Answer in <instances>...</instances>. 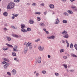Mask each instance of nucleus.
<instances>
[{
  "instance_id": "obj_1",
  "label": "nucleus",
  "mask_w": 77,
  "mask_h": 77,
  "mask_svg": "<svg viewBox=\"0 0 77 77\" xmlns=\"http://www.w3.org/2000/svg\"><path fill=\"white\" fill-rule=\"evenodd\" d=\"M15 6V4L14 2H10L8 5L7 8L8 9H11L14 8Z\"/></svg>"
},
{
  "instance_id": "obj_2",
  "label": "nucleus",
  "mask_w": 77,
  "mask_h": 77,
  "mask_svg": "<svg viewBox=\"0 0 77 77\" xmlns=\"http://www.w3.org/2000/svg\"><path fill=\"white\" fill-rule=\"evenodd\" d=\"M36 60L39 63H41V57H39L38 58L36 59Z\"/></svg>"
},
{
  "instance_id": "obj_3",
  "label": "nucleus",
  "mask_w": 77,
  "mask_h": 77,
  "mask_svg": "<svg viewBox=\"0 0 77 77\" xmlns=\"http://www.w3.org/2000/svg\"><path fill=\"white\" fill-rule=\"evenodd\" d=\"M9 66V63H6L5 65H4V68L5 69H7Z\"/></svg>"
},
{
  "instance_id": "obj_4",
  "label": "nucleus",
  "mask_w": 77,
  "mask_h": 77,
  "mask_svg": "<svg viewBox=\"0 0 77 77\" xmlns=\"http://www.w3.org/2000/svg\"><path fill=\"white\" fill-rule=\"evenodd\" d=\"M17 73V71L15 69H13L11 71V74L12 75H15Z\"/></svg>"
},
{
  "instance_id": "obj_5",
  "label": "nucleus",
  "mask_w": 77,
  "mask_h": 77,
  "mask_svg": "<svg viewBox=\"0 0 77 77\" xmlns=\"http://www.w3.org/2000/svg\"><path fill=\"white\" fill-rule=\"evenodd\" d=\"M39 51H42L44 50V47H41V46H39L38 47Z\"/></svg>"
},
{
  "instance_id": "obj_6",
  "label": "nucleus",
  "mask_w": 77,
  "mask_h": 77,
  "mask_svg": "<svg viewBox=\"0 0 77 77\" xmlns=\"http://www.w3.org/2000/svg\"><path fill=\"white\" fill-rule=\"evenodd\" d=\"M29 23L31 24H33L34 23V21L32 20H29Z\"/></svg>"
},
{
  "instance_id": "obj_7",
  "label": "nucleus",
  "mask_w": 77,
  "mask_h": 77,
  "mask_svg": "<svg viewBox=\"0 0 77 77\" xmlns=\"http://www.w3.org/2000/svg\"><path fill=\"white\" fill-rule=\"evenodd\" d=\"M6 45L8 47H11V48H13L14 47L12 45H10L8 43H6Z\"/></svg>"
},
{
  "instance_id": "obj_8",
  "label": "nucleus",
  "mask_w": 77,
  "mask_h": 77,
  "mask_svg": "<svg viewBox=\"0 0 77 77\" xmlns=\"http://www.w3.org/2000/svg\"><path fill=\"white\" fill-rule=\"evenodd\" d=\"M8 12H5L4 13H3V15H4V16H5V17H7L8 16Z\"/></svg>"
},
{
  "instance_id": "obj_9",
  "label": "nucleus",
  "mask_w": 77,
  "mask_h": 77,
  "mask_svg": "<svg viewBox=\"0 0 77 77\" xmlns=\"http://www.w3.org/2000/svg\"><path fill=\"white\" fill-rule=\"evenodd\" d=\"M58 23H59V20L57 18L56 20V22H55V24H57Z\"/></svg>"
},
{
  "instance_id": "obj_10",
  "label": "nucleus",
  "mask_w": 77,
  "mask_h": 77,
  "mask_svg": "<svg viewBox=\"0 0 77 77\" xmlns=\"http://www.w3.org/2000/svg\"><path fill=\"white\" fill-rule=\"evenodd\" d=\"M63 37L64 38H68L69 37V35L68 34H66L65 35L63 36Z\"/></svg>"
},
{
  "instance_id": "obj_11",
  "label": "nucleus",
  "mask_w": 77,
  "mask_h": 77,
  "mask_svg": "<svg viewBox=\"0 0 77 77\" xmlns=\"http://www.w3.org/2000/svg\"><path fill=\"white\" fill-rule=\"evenodd\" d=\"M49 7L51 9H53V8H54V6L53 5L51 4L49 5Z\"/></svg>"
},
{
  "instance_id": "obj_12",
  "label": "nucleus",
  "mask_w": 77,
  "mask_h": 77,
  "mask_svg": "<svg viewBox=\"0 0 77 77\" xmlns=\"http://www.w3.org/2000/svg\"><path fill=\"white\" fill-rule=\"evenodd\" d=\"M67 12L68 14H73L72 11L71 10H68Z\"/></svg>"
},
{
  "instance_id": "obj_13",
  "label": "nucleus",
  "mask_w": 77,
  "mask_h": 77,
  "mask_svg": "<svg viewBox=\"0 0 77 77\" xmlns=\"http://www.w3.org/2000/svg\"><path fill=\"white\" fill-rule=\"evenodd\" d=\"M12 36L15 38H18L19 37L18 35L16 34H12Z\"/></svg>"
},
{
  "instance_id": "obj_14",
  "label": "nucleus",
  "mask_w": 77,
  "mask_h": 77,
  "mask_svg": "<svg viewBox=\"0 0 77 77\" xmlns=\"http://www.w3.org/2000/svg\"><path fill=\"white\" fill-rule=\"evenodd\" d=\"M71 56H72V57H77V56H76V55L74 54L73 53H72L71 54Z\"/></svg>"
},
{
  "instance_id": "obj_15",
  "label": "nucleus",
  "mask_w": 77,
  "mask_h": 77,
  "mask_svg": "<svg viewBox=\"0 0 77 77\" xmlns=\"http://www.w3.org/2000/svg\"><path fill=\"white\" fill-rule=\"evenodd\" d=\"M21 28H22V29H24V28L25 27V25L22 24L21 25Z\"/></svg>"
},
{
  "instance_id": "obj_16",
  "label": "nucleus",
  "mask_w": 77,
  "mask_h": 77,
  "mask_svg": "<svg viewBox=\"0 0 77 77\" xmlns=\"http://www.w3.org/2000/svg\"><path fill=\"white\" fill-rule=\"evenodd\" d=\"M27 50H28V49H27V48H24V52L25 53H27Z\"/></svg>"
},
{
  "instance_id": "obj_17",
  "label": "nucleus",
  "mask_w": 77,
  "mask_h": 77,
  "mask_svg": "<svg viewBox=\"0 0 77 77\" xmlns=\"http://www.w3.org/2000/svg\"><path fill=\"white\" fill-rule=\"evenodd\" d=\"M21 32H23V33H25V32H27L26 30L24 29H21Z\"/></svg>"
},
{
  "instance_id": "obj_18",
  "label": "nucleus",
  "mask_w": 77,
  "mask_h": 77,
  "mask_svg": "<svg viewBox=\"0 0 77 77\" xmlns=\"http://www.w3.org/2000/svg\"><path fill=\"white\" fill-rule=\"evenodd\" d=\"M3 60L6 62H9V60L8 59H7L6 58H4Z\"/></svg>"
},
{
  "instance_id": "obj_19",
  "label": "nucleus",
  "mask_w": 77,
  "mask_h": 77,
  "mask_svg": "<svg viewBox=\"0 0 77 77\" xmlns=\"http://www.w3.org/2000/svg\"><path fill=\"white\" fill-rule=\"evenodd\" d=\"M67 32L65 31V30H64L63 31V32L62 33V35H65V34H67Z\"/></svg>"
},
{
  "instance_id": "obj_20",
  "label": "nucleus",
  "mask_w": 77,
  "mask_h": 77,
  "mask_svg": "<svg viewBox=\"0 0 77 77\" xmlns=\"http://www.w3.org/2000/svg\"><path fill=\"white\" fill-rule=\"evenodd\" d=\"M28 45H26V47H28L29 46H30V45H31V44H32V43H30V42H28V43H27Z\"/></svg>"
},
{
  "instance_id": "obj_21",
  "label": "nucleus",
  "mask_w": 77,
  "mask_h": 77,
  "mask_svg": "<svg viewBox=\"0 0 77 77\" xmlns=\"http://www.w3.org/2000/svg\"><path fill=\"white\" fill-rule=\"evenodd\" d=\"M55 38V36H54L52 35L51 36V39H54Z\"/></svg>"
},
{
  "instance_id": "obj_22",
  "label": "nucleus",
  "mask_w": 77,
  "mask_h": 77,
  "mask_svg": "<svg viewBox=\"0 0 77 77\" xmlns=\"http://www.w3.org/2000/svg\"><path fill=\"white\" fill-rule=\"evenodd\" d=\"M12 55L13 56H16V53L14 51L12 53Z\"/></svg>"
},
{
  "instance_id": "obj_23",
  "label": "nucleus",
  "mask_w": 77,
  "mask_h": 77,
  "mask_svg": "<svg viewBox=\"0 0 77 77\" xmlns=\"http://www.w3.org/2000/svg\"><path fill=\"white\" fill-rule=\"evenodd\" d=\"M40 26H43V27H44L45 26V24L43 23H41L40 24Z\"/></svg>"
},
{
  "instance_id": "obj_24",
  "label": "nucleus",
  "mask_w": 77,
  "mask_h": 77,
  "mask_svg": "<svg viewBox=\"0 0 77 77\" xmlns=\"http://www.w3.org/2000/svg\"><path fill=\"white\" fill-rule=\"evenodd\" d=\"M7 39L8 40V42L10 41H11V38L10 37H7Z\"/></svg>"
},
{
  "instance_id": "obj_25",
  "label": "nucleus",
  "mask_w": 77,
  "mask_h": 77,
  "mask_svg": "<svg viewBox=\"0 0 77 77\" xmlns=\"http://www.w3.org/2000/svg\"><path fill=\"white\" fill-rule=\"evenodd\" d=\"M63 23L66 24V23H68V21L67 20H63Z\"/></svg>"
},
{
  "instance_id": "obj_26",
  "label": "nucleus",
  "mask_w": 77,
  "mask_h": 77,
  "mask_svg": "<svg viewBox=\"0 0 77 77\" xmlns=\"http://www.w3.org/2000/svg\"><path fill=\"white\" fill-rule=\"evenodd\" d=\"M35 15H40L41 14V12H37L35 13Z\"/></svg>"
},
{
  "instance_id": "obj_27",
  "label": "nucleus",
  "mask_w": 77,
  "mask_h": 77,
  "mask_svg": "<svg viewBox=\"0 0 77 77\" xmlns=\"http://www.w3.org/2000/svg\"><path fill=\"white\" fill-rule=\"evenodd\" d=\"M63 14L64 15H65V16H66V15H67L68 16V14L66 12L63 13Z\"/></svg>"
},
{
  "instance_id": "obj_28",
  "label": "nucleus",
  "mask_w": 77,
  "mask_h": 77,
  "mask_svg": "<svg viewBox=\"0 0 77 77\" xmlns=\"http://www.w3.org/2000/svg\"><path fill=\"white\" fill-rule=\"evenodd\" d=\"M14 51H18V50H17V48H14L13 50Z\"/></svg>"
},
{
  "instance_id": "obj_29",
  "label": "nucleus",
  "mask_w": 77,
  "mask_h": 77,
  "mask_svg": "<svg viewBox=\"0 0 77 77\" xmlns=\"http://www.w3.org/2000/svg\"><path fill=\"white\" fill-rule=\"evenodd\" d=\"M2 49L4 51H6V50H8V48H2Z\"/></svg>"
},
{
  "instance_id": "obj_30",
  "label": "nucleus",
  "mask_w": 77,
  "mask_h": 77,
  "mask_svg": "<svg viewBox=\"0 0 77 77\" xmlns=\"http://www.w3.org/2000/svg\"><path fill=\"white\" fill-rule=\"evenodd\" d=\"M60 53H62L63 52H64V51H65V50L63 49H61L60 50Z\"/></svg>"
},
{
  "instance_id": "obj_31",
  "label": "nucleus",
  "mask_w": 77,
  "mask_h": 77,
  "mask_svg": "<svg viewBox=\"0 0 77 77\" xmlns=\"http://www.w3.org/2000/svg\"><path fill=\"white\" fill-rule=\"evenodd\" d=\"M71 8H72V9H75L76 7L75 6L72 5L71 6Z\"/></svg>"
},
{
  "instance_id": "obj_32",
  "label": "nucleus",
  "mask_w": 77,
  "mask_h": 77,
  "mask_svg": "<svg viewBox=\"0 0 77 77\" xmlns=\"http://www.w3.org/2000/svg\"><path fill=\"white\" fill-rule=\"evenodd\" d=\"M14 2L15 3H19V2H20V0H14Z\"/></svg>"
},
{
  "instance_id": "obj_33",
  "label": "nucleus",
  "mask_w": 77,
  "mask_h": 77,
  "mask_svg": "<svg viewBox=\"0 0 77 77\" xmlns=\"http://www.w3.org/2000/svg\"><path fill=\"white\" fill-rule=\"evenodd\" d=\"M70 47L71 48H72L73 47V44L71 43L70 45Z\"/></svg>"
},
{
  "instance_id": "obj_34",
  "label": "nucleus",
  "mask_w": 77,
  "mask_h": 77,
  "mask_svg": "<svg viewBox=\"0 0 77 77\" xmlns=\"http://www.w3.org/2000/svg\"><path fill=\"white\" fill-rule=\"evenodd\" d=\"M63 66L64 67V68L66 69V68H67V65H65V64H63Z\"/></svg>"
},
{
  "instance_id": "obj_35",
  "label": "nucleus",
  "mask_w": 77,
  "mask_h": 77,
  "mask_svg": "<svg viewBox=\"0 0 77 77\" xmlns=\"http://www.w3.org/2000/svg\"><path fill=\"white\" fill-rule=\"evenodd\" d=\"M26 30L27 31H29V32H30L31 31V29L29 28H27Z\"/></svg>"
},
{
  "instance_id": "obj_36",
  "label": "nucleus",
  "mask_w": 77,
  "mask_h": 77,
  "mask_svg": "<svg viewBox=\"0 0 77 77\" xmlns=\"http://www.w3.org/2000/svg\"><path fill=\"white\" fill-rule=\"evenodd\" d=\"M63 59H66L68 58V57L66 56H64L63 57Z\"/></svg>"
},
{
  "instance_id": "obj_37",
  "label": "nucleus",
  "mask_w": 77,
  "mask_h": 77,
  "mask_svg": "<svg viewBox=\"0 0 77 77\" xmlns=\"http://www.w3.org/2000/svg\"><path fill=\"white\" fill-rule=\"evenodd\" d=\"M74 47L75 49H76V50L77 51V45L76 44L75 45Z\"/></svg>"
},
{
  "instance_id": "obj_38",
  "label": "nucleus",
  "mask_w": 77,
  "mask_h": 77,
  "mask_svg": "<svg viewBox=\"0 0 77 77\" xmlns=\"http://www.w3.org/2000/svg\"><path fill=\"white\" fill-rule=\"evenodd\" d=\"M40 41V38H38L37 39L35 40V42H38V41Z\"/></svg>"
},
{
  "instance_id": "obj_39",
  "label": "nucleus",
  "mask_w": 77,
  "mask_h": 77,
  "mask_svg": "<svg viewBox=\"0 0 77 77\" xmlns=\"http://www.w3.org/2000/svg\"><path fill=\"white\" fill-rule=\"evenodd\" d=\"M37 20L38 21H41V18L39 17H38L37 18Z\"/></svg>"
},
{
  "instance_id": "obj_40",
  "label": "nucleus",
  "mask_w": 77,
  "mask_h": 77,
  "mask_svg": "<svg viewBox=\"0 0 77 77\" xmlns=\"http://www.w3.org/2000/svg\"><path fill=\"white\" fill-rule=\"evenodd\" d=\"M55 75L56 76H58V75H59V74L58 73H55Z\"/></svg>"
},
{
  "instance_id": "obj_41",
  "label": "nucleus",
  "mask_w": 77,
  "mask_h": 77,
  "mask_svg": "<svg viewBox=\"0 0 77 77\" xmlns=\"http://www.w3.org/2000/svg\"><path fill=\"white\" fill-rule=\"evenodd\" d=\"M7 74H8V75H11V72H7Z\"/></svg>"
},
{
  "instance_id": "obj_42",
  "label": "nucleus",
  "mask_w": 77,
  "mask_h": 77,
  "mask_svg": "<svg viewBox=\"0 0 77 77\" xmlns=\"http://www.w3.org/2000/svg\"><path fill=\"white\" fill-rule=\"evenodd\" d=\"M46 72H45V71L44 70L43 71H42V73L43 74H45Z\"/></svg>"
},
{
  "instance_id": "obj_43",
  "label": "nucleus",
  "mask_w": 77,
  "mask_h": 77,
  "mask_svg": "<svg viewBox=\"0 0 77 77\" xmlns=\"http://www.w3.org/2000/svg\"><path fill=\"white\" fill-rule=\"evenodd\" d=\"M2 63H3V64H5V63H7L6 61H4Z\"/></svg>"
},
{
  "instance_id": "obj_44",
  "label": "nucleus",
  "mask_w": 77,
  "mask_h": 77,
  "mask_svg": "<svg viewBox=\"0 0 77 77\" xmlns=\"http://www.w3.org/2000/svg\"><path fill=\"white\" fill-rule=\"evenodd\" d=\"M32 6H36V3H33L32 4Z\"/></svg>"
},
{
  "instance_id": "obj_45",
  "label": "nucleus",
  "mask_w": 77,
  "mask_h": 77,
  "mask_svg": "<svg viewBox=\"0 0 77 77\" xmlns=\"http://www.w3.org/2000/svg\"><path fill=\"white\" fill-rule=\"evenodd\" d=\"M29 47L30 49H32V45L29 46Z\"/></svg>"
},
{
  "instance_id": "obj_46",
  "label": "nucleus",
  "mask_w": 77,
  "mask_h": 77,
  "mask_svg": "<svg viewBox=\"0 0 77 77\" xmlns=\"http://www.w3.org/2000/svg\"><path fill=\"white\" fill-rule=\"evenodd\" d=\"M40 5L41 6H44V3H42Z\"/></svg>"
},
{
  "instance_id": "obj_47",
  "label": "nucleus",
  "mask_w": 77,
  "mask_h": 77,
  "mask_svg": "<svg viewBox=\"0 0 77 77\" xmlns=\"http://www.w3.org/2000/svg\"><path fill=\"white\" fill-rule=\"evenodd\" d=\"M27 44H28V43H27V42H25L24 43V45H26V46H27V45H28Z\"/></svg>"
},
{
  "instance_id": "obj_48",
  "label": "nucleus",
  "mask_w": 77,
  "mask_h": 77,
  "mask_svg": "<svg viewBox=\"0 0 77 77\" xmlns=\"http://www.w3.org/2000/svg\"><path fill=\"white\" fill-rule=\"evenodd\" d=\"M48 39H51V37L50 36H48L47 37Z\"/></svg>"
},
{
  "instance_id": "obj_49",
  "label": "nucleus",
  "mask_w": 77,
  "mask_h": 77,
  "mask_svg": "<svg viewBox=\"0 0 77 77\" xmlns=\"http://www.w3.org/2000/svg\"><path fill=\"white\" fill-rule=\"evenodd\" d=\"M67 47H69V43H67Z\"/></svg>"
},
{
  "instance_id": "obj_50",
  "label": "nucleus",
  "mask_w": 77,
  "mask_h": 77,
  "mask_svg": "<svg viewBox=\"0 0 77 77\" xmlns=\"http://www.w3.org/2000/svg\"><path fill=\"white\" fill-rule=\"evenodd\" d=\"M38 75H39V73H37L36 74V77H38Z\"/></svg>"
},
{
  "instance_id": "obj_51",
  "label": "nucleus",
  "mask_w": 77,
  "mask_h": 77,
  "mask_svg": "<svg viewBox=\"0 0 77 77\" xmlns=\"http://www.w3.org/2000/svg\"><path fill=\"white\" fill-rule=\"evenodd\" d=\"M12 29H17V28H15V27L14 26H12Z\"/></svg>"
},
{
  "instance_id": "obj_52",
  "label": "nucleus",
  "mask_w": 77,
  "mask_h": 77,
  "mask_svg": "<svg viewBox=\"0 0 77 77\" xmlns=\"http://www.w3.org/2000/svg\"><path fill=\"white\" fill-rule=\"evenodd\" d=\"M47 11L45 12H44V15H46V14H47Z\"/></svg>"
},
{
  "instance_id": "obj_53",
  "label": "nucleus",
  "mask_w": 77,
  "mask_h": 77,
  "mask_svg": "<svg viewBox=\"0 0 77 77\" xmlns=\"http://www.w3.org/2000/svg\"><path fill=\"white\" fill-rule=\"evenodd\" d=\"M43 30L45 32L47 31V29L45 28L43 29Z\"/></svg>"
},
{
  "instance_id": "obj_54",
  "label": "nucleus",
  "mask_w": 77,
  "mask_h": 77,
  "mask_svg": "<svg viewBox=\"0 0 77 77\" xmlns=\"http://www.w3.org/2000/svg\"><path fill=\"white\" fill-rule=\"evenodd\" d=\"M4 30L6 31V30H7V28H4Z\"/></svg>"
},
{
  "instance_id": "obj_55",
  "label": "nucleus",
  "mask_w": 77,
  "mask_h": 77,
  "mask_svg": "<svg viewBox=\"0 0 77 77\" xmlns=\"http://www.w3.org/2000/svg\"><path fill=\"white\" fill-rule=\"evenodd\" d=\"M45 32L47 34H49V32L48 31H46Z\"/></svg>"
},
{
  "instance_id": "obj_56",
  "label": "nucleus",
  "mask_w": 77,
  "mask_h": 77,
  "mask_svg": "<svg viewBox=\"0 0 77 77\" xmlns=\"http://www.w3.org/2000/svg\"><path fill=\"white\" fill-rule=\"evenodd\" d=\"M17 16H18V15L17 14H14V17H17Z\"/></svg>"
},
{
  "instance_id": "obj_57",
  "label": "nucleus",
  "mask_w": 77,
  "mask_h": 77,
  "mask_svg": "<svg viewBox=\"0 0 77 77\" xmlns=\"http://www.w3.org/2000/svg\"><path fill=\"white\" fill-rule=\"evenodd\" d=\"M48 58H50L51 57V56L50 55H48Z\"/></svg>"
},
{
  "instance_id": "obj_58",
  "label": "nucleus",
  "mask_w": 77,
  "mask_h": 77,
  "mask_svg": "<svg viewBox=\"0 0 77 77\" xmlns=\"http://www.w3.org/2000/svg\"><path fill=\"white\" fill-rule=\"evenodd\" d=\"M75 0H70V2H73L75 1Z\"/></svg>"
},
{
  "instance_id": "obj_59",
  "label": "nucleus",
  "mask_w": 77,
  "mask_h": 77,
  "mask_svg": "<svg viewBox=\"0 0 77 77\" xmlns=\"http://www.w3.org/2000/svg\"><path fill=\"white\" fill-rule=\"evenodd\" d=\"M74 11H76V12H77V8H75L74 10Z\"/></svg>"
},
{
  "instance_id": "obj_60",
  "label": "nucleus",
  "mask_w": 77,
  "mask_h": 77,
  "mask_svg": "<svg viewBox=\"0 0 77 77\" xmlns=\"http://www.w3.org/2000/svg\"><path fill=\"white\" fill-rule=\"evenodd\" d=\"M12 19H14V18H15V17L14 16H13L12 17H11Z\"/></svg>"
},
{
  "instance_id": "obj_61",
  "label": "nucleus",
  "mask_w": 77,
  "mask_h": 77,
  "mask_svg": "<svg viewBox=\"0 0 77 77\" xmlns=\"http://www.w3.org/2000/svg\"><path fill=\"white\" fill-rule=\"evenodd\" d=\"M17 57L14 58V60H17Z\"/></svg>"
},
{
  "instance_id": "obj_62",
  "label": "nucleus",
  "mask_w": 77,
  "mask_h": 77,
  "mask_svg": "<svg viewBox=\"0 0 77 77\" xmlns=\"http://www.w3.org/2000/svg\"><path fill=\"white\" fill-rule=\"evenodd\" d=\"M66 43L67 44H68V43H68V41H67V40H66Z\"/></svg>"
},
{
  "instance_id": "obj_63",
  "label": "nucleus",
  "mask_w": 77,
  "mask_h": 77,
  "mask_svg": "<svg viewBox=\"0 0 77 77\" xmlns=\"http://www.w3.org/2000/svg\"><path fill=\"white\" fill-rule=\"evenodd\" d=\"M70 71L71 72H73V71H74V70H70Z\"/></svg>"
},
{
  "instance_id": "obj_64",
  "label": "nucleus",
  "mask_w": 77,
  "mask_h": 77,
  "mask_svg": "<svg viewBox=\"0 0 77 77\" xmlns=\"http://www.w3.org/2000/svg\"><path fill=\"white\" fill-rule=\"evenodd\" d=\"M63 43V44H65V41L63 40V42H62Z\"/></svg>"
}]
</instances>
